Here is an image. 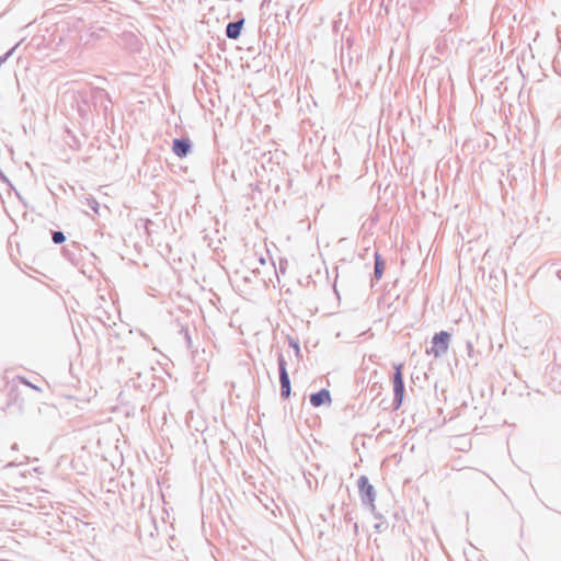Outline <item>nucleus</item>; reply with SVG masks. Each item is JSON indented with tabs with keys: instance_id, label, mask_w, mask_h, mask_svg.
<instances>
[{
	"instance_id": "nucleus-17",
	"label": "nucleus",
	"mask_w": 561,
	"mask_h": 561,
	"mask_svg": "<svg viewBox=\"0 0 561 561\" xmlns=\"http://www.w3.org/2000/svg\"><path fill=\"white\" fill-rule=\"evenodd\" d=\"M345 520H346V522H352V520H353V517H352V515H351L350 513H347V514L345 515Z\"/></svg>"
},
{
	"instance_id": "nucleus-5",
	"label": "nucleus",
	"mask_w": 561,
	"mask_h": 561,
	"mask_svg": "<svg viewBox=\"0 0 561 561\" xmlns=\"http://www.w3.org/2000/svg\"><path fill=\"white\" fill-rule=\"evenodd\" d=\"M192 149V141L188 138H174L172 150L179 158L186 157Z\"/></svg>"
},
{
	"instance_id": "nucleus-8",
	"label": "nucleus",
	"mask_w": 561,
	"mask_h": 561,
	"mask_svg": "<svg viewBox=\"0 0 561 561\" xmlns=\"http://www.w3.org/2000/svg\"><path fill=\"white\" fill-rule=\"evenodd\" d=\"M374 259H375L374 278L376 280H379L382 277L386 263H385V260L382 259V256L378 252H375Z\"/></svg>"
},
{
	"instance_id": "nucleus-7",
	"label": "nucleus",
	"mask_w": 561,
	"mask_h": 561,
	"mask_svg": "<svg viewBox=\"0 0 561 561\" xmlns=\"http://www.w3.org/2000/svg\"><path fill=\"white\" fill-rule=\"evenodd\" d=\"M244 24V19L229 22L226 26V36L230 39L239 38Z\"/></svg>"
},
{
	"instance_id": "nucleus-14",
	"label": "nucleus",
	"mask_w": 561,
	"mask_h": 561,
	"mask_svg": "<svg viewBox=\"0 0 561 561\" xmlns=\"http://www.w3.org/2000/svg\"><path fill=\"white\" fill-rule=\"evenodd\" d=\"M89 207L93 211L98 213V210H99V203L95 199H91V201H89Z\"/></svg>"
},
{
	"instance_id": "nucleus-3",
	"label": "nucleus",
	"mask_w": 561,
	"mask_h": 561,
	"mask_svg": "<svg viewBox=\"0 0 561 561\" xmlns=\"http://www.w3.org/2000/svg\"><path fill=\"white\" fill-rule=\"evenodd\" d=\"M404 396V381H403V375H402V365H396L394 366V373H393V401L392 405L394 410H398L403 401Z\"/></svg>"
},
{
	"instance_id": "nucleus-10",
	"label": "nucleus",
	"mask_w": 561,
	"mask_h": 561,
	"mask_svg": "<svg viewBox=\"0 0 561 561\" xmlns=\"http://www.w3.org/2000/svg\"><path fill=\"white\" fill-rule=\"evenodd\" d=\"M53 242L56 244H61L66 240V236L62 231H53L51 232Z\"/></svg>"
},
{
	"instance_id": "nucleus-2",
	"label": "nucleus",
	"mask_w": 561,
	"mask_h": 561,
	"mask_svg": "<svg viewBox=\"0 0 561 561\" xmlns=\"http://www.w3.org/2000/svg\"><path fill=\"white\" fill-rule=\"evenodd\" d=\"M450 337L451 335L447 331L435 333L432 337L431 347L426 348V354L433 355L436 358L446 354L449 347Z\"/></svg>"
},
{
	"instance_id": "nucleus-13",
	"label": "nucleus",
	"mask_w": 561,
	"mask_h": 561,
	"mask_svg": "<svg viewBox=\"0 0 561 561\" xmlns=\"http://www.w3.org/2000/svg\"><path fill=\"white\" fill-rule=\"evenodd\" d=\"M289 345L293 347V350H295V353L297 356L300 355V346L298 344V342L294 341V340H289Z\"/></svg>"
},
{
	"instance_id": "nucleus-19",
	"label": "nucleus",
	"mask_w": 561,
	"mask_h": 561,
	"mask_svg": "<svg viewBox=\"0 0 561 561\" xmlns=\"http://www.w3.org/2000/svg\"><path fill=\"white\" fill-rule=\"evenodd\" d=\"M259 261H260V263H261V264H264V263H265V260H264L263 257H260V260H259Z\"/></svg>"
},
{
	"instance_id": "nucleus-1",
	"label": "nucleus",
	"mask_w": 561,
	"mask_h": 561,
	"mask_svg": "<svg viewBox=\"0 0 561 561\" xmlns=\"http://www.w3.org/2000/svg\"><path fill=\"white\" fill-rule=\"evenodd\" d=\"M357 486L362 504L370 512L375 511L376 490L366 476H360L357 480Z\"/></svg>"
},
{
	"instance_id": "nucleus-9",
	"label": "nucleus",
	"mask_w": 561,
	"mask_h": 561,
	"mask_svg": "<svg viewBox=\"0 0 561 561\" xmlns=\"http://www.w3.org/2000/svg\"><path fill=\"white\" fill-rule=\"evenodd\" d=\"M79 251H80L79 245L76 242H72L71 244H67L66 247L62 248V253H64L65 257L68 259L71 263L77 262V260H78L77 252H79Z\"/></svg>"
},
{
	"instance_id": "nucleus-18",
	"label": "nucleus",
	"mask_w": 561,
	"mask_h": 561,
	"mask_svg": "<svg viewBox=\"0 0 561 561\" xmlns=\"http://www.w3.org/2000/svg\"><path fill=\"white\" fill-rule=\"evenodd\" d=\"M353 530L355 534H357V531H358V525L356 522L353 524Z\"/></svg>"
},
{
	"instance_id": "nucleus-4",
	"label": "nucleus",
	"mask_w": 561,
	"mask_h": 561,
	"mask_svg": "<svg viewBox=\"0 0 561 561\" xmlns=\"http://www.w3.org/2000/svg\"><path fill=\"white\" fill-rule=\"evenodd\" d=\"M277 364L279 371V382H280V397L283 399H288L291 391L290 379L287 371V364L285 357L282 353L277 354Z\"/></svg>"
},
{
	"instance_id": "nucleus-20",
	"label": "nucleus",
	"mask_w": 561,
	"mask_h": 561,
	"mask_svg": "<svg viewBox=\"0 0 561 561\" xmlns=\"http://www.w3.org/2000/svg\"><path fill=\"white\" fill-rule=\"evenodd\" d=\"M37 392L42 391V388L37 385L36 387Z\"/></svg>"
},
{
	"instance_id": "nucleus-12",
	"label": "nucleus",
	"mask_w": 561,
	"mask_h": 561,
	"mask_svg": "<svg viewBox=\"0 0 561 561\" xmlns=\"http://www.w3.org/2000/svg\"><path fill=\"white\" fill-rule=\"evenodd\" d=\"M374 528L376 529L377 533H382L388 528V523L381 519L375 524Z\"/></svg>"
},
{
	"instance_id": "nucleus-6",
	"label": "nucleus",
	"mask_w": 561,
	"mask_h": 561,
	"mask_svg": "<svg viewBox=\"0 0 561 561\" xmlns=\"http://www.w3.org/2000/svg\"><path fill=\"white\" fill-rule=\"evenodd\" d=\"M331 403V394L327 389H321L320 391L312 393L310 396V404L314 408L321 407L323 404Z\"/></svg>"
},
{
	"instance_id": "nucleus-15",
	"label": "nucleus",
	"mask_w": 561,
	"mask_h": 561,
	"mask_svg": "<svg viewBox=\"0 0 561 561\" xmlns=\"http://www.w3.org/2000/svg\"><path fill=\"white\" fill-rule=\"evenodd\" d=\"M181 332L184 333V337H185V341L187 343V347H191L192 341H191V336L188 334V331L186 329H182Z\"/></svg>"
},
{
	"instance_id": "nucleus-11",
	"label": "nucleus",
	"mask_w": 561,
	"mask_h": 561,
	"mask_svg": "<svg viewBox=\"0 0 561 561\" xmlns=\"http://www.w3.org/2000/svg\"><path fill=\"white\" fill-rule=\"evenodd\" d=\"M36 510H37V515H49L48 506L43 505V504L41 503V501H38V500H37V506H36Z\"/></svg>"
},
{
	"instance_id": "nucleus-16",
	"label": "nucleus",
	"mask_w": 561,
	"mask_h": 561,
	"mask_svg": "<svg viewBox=\"0 0 561 561\" xmlns=\"http://www.w3.org/2000/svg\"><path fill=\"white\" fill-rule=\"evenodd\" d=\"M371 513H373V515H374V517L376 519L381 520L383 518L382 515L380 513H378L376 510L374 512H371Z\"/></svg>"
}]
</instances>
